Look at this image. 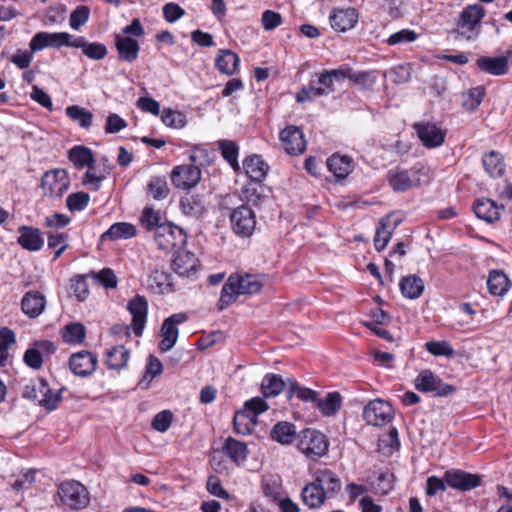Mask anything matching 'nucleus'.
<instances>
[{
  "instance_id": "7",
  "label": "nucleus",
  "mask_w": 512,
  "mask_h": 512,
  "mask_svg": "<svg viewBox=\"0 0 512 512\" xmlns=\"http://www.w3.org/2000/svg\"><path fill=\"white\" fill-rule=\"evenodd\" d=\"M73 36L68 32H38L36 33L30 43L29 48L32 52H38L45 48L59 49L63 46L72 47Z\"/></svg>"
},
{
  "instance_id": "1",
  "label": "nucleus",
  "mask_w": 512,
  "mask_h": 512,
  "mask_svg": "<svg viewBox=\"0 0 512 512\" xmlns=\"http://www.w3.org/2000/svg\"><path fill=\"white\" fill-rule=\"evenodd\" d=\"M386 178L394 192H405L429 184L432 180V172L425 163L417 162L409 169L400 167L390 169Z\"/></svg>"
},
{
  "instance_id": "64",
  "label": "nucleus",
  "mask_w": 512,
  "mask_h": 512,
  "mask_svg": "<svg viewBox=\"0 0 512 512\" xmlns=\"http://www.w3.org/2000/svg\"><path fill=\"white\" fill-rule=\"evenodd\" d=\"M48 247L55 250L54 260L67 249V235L65 233H51L48 235Z\"/></svg>"
},
{
  "instance_id": "41",
  "label": "nucleus",
  "mask_w": 512,
  "mask_h": 512,
  "mask_svg": "<svg viewBox=\"0 0 512 512\" xmlns=\"http://www.w3.org/2000/svg\"><path fill=\"white\" fill-rule=\"evenodd\" d=\"M69 159L79 169L95 163L92 150L82 145L74 146L69 150Z\"/></svg>"
},
{
  "instance_id": "47",
  "label": "nucleus",
  "mask_w": 512,
  "mask_h": 512,
  "mask_svg": "<svg viewBox=\"0 0 512 512\" xmlns=\"http://www.w3.org/2000/svg\"><path fill=\"white\" fill-rule=\"evenodd\" d=\"M66 115L83 129H89L93 122V114L85 108L78 105L68 106L65 110Z\"/></svg>"
},
{
  "instance_id": "38",
  "label": "nucleus",
  "mask_w": 512,
  "mask_h": 512,
  "mask_svg": "<svg viewBox=\"0 0 512 512\" xmlns=\"http://www.w3.org/2000/svg\"><path fill=\"white\" fill-rule=\"evenodd\" d=\"M136 227L128 222H117L110 226L101 236L102 239L119 240L129 239L136 235Z\"/></svg>"
},
{
  "instance_id": "20",
  "label": "nucleus",
  "mask_w": 512,
  "mask_h": 512,
  "mask_svg": "<svg viewBox=\"0 0 512 512\" xmlns=\"http://www.w3.org/2000/svg\"><path fill=\"white\" fill-rule=\"evenodd\" d=\"M69 366L73 374L85 377L95 371L97 358L89 351H80L71 355Z\"/></svg>"
},
{
  "instance_id": "30",
  "label": "nucleus",
  "mask_w": 512,
  "mask_h": 512,
  "mask_svg": "<svg viewBox=\"0 0 512 512\" xmlns=\"http://www.w3.org/2000/svg\"><path fill=\"white\" fill-rule=\"evenodd\" d=\"M72 47L81 48L83 54L93 60H101L107 55V49L104 44L88 42L81 36L74 38Z\"/></svg>"
},
{
  "instance_id": "29",
  "label": "nucleus",
  "mask_w": 512,
  "mask_h": 512,
  "mask_svg": "<svg viewBox=\"0 0 512 512\" xmlns=\"http://www.w3.org/2000/svg\"><path fill=\"white\" fill-rule=\"evenodd\" d=\"M130 353L123 345H117L106 350L105 364L109 369L121 370L127 366Z\"/></svg>"
},
{
  "instance_id": "53",
  "label": "nucleus",
  "mask_w": 512,
  "mask_h": 512,
  "mask_svg": "<svg viewBox=\"0 0 512 512\" xmlns=\"http://www.w3.org/2000/svg\"><path fill=\"white\" fill-rule=\"evenodd\" d=\"M141 225L147 230H157L158 227L166 224L163 221V217L159 211L154 210L153 208L146 207L143 209L141 217H140Z\"/></svg>"
},
{
  "instance_id": "2",
  "label": "nucleus",
  "mask_w": 512,
  "mask_h": 512,
  "mask_svg": "<svg viewBox=\"0 0 512 512\" xmlns=\"http://www.w3.org/2000/svg\"><path fill=\"white\" fill-rule=\"evenodd\" d=\"M262 283L256 275L252 274H231L222 287L220 296V308L223 309L236 301L240 295H249L259 292Z\"/></svg>"
},
{
  "instance_id": "4",
  "label": "nucleus",
  "mask_w": 512,
  "mask_h": 512,
  "mask_svg": "<svg viewBox=\"0 0 512 512\" xmlns=\"http://www.w3.org/2000/svg\"><path fill=\"white\" fill-rule=\"evenodd\" d=\"M58 495L62 503L71 509H83L90 502L86 487L76 480H67L58 486Z\"/></svg>"
},
{
  "instance_id": "11",
  "label": "nucleus",
  "mask_w": 512,
  "mask_h": 512,
  "mask_svg": "<svg viewBox=\"0 0 512 512\" xmlns=\"http://www.w3.org/2000/svg\"><path fill=\"white\" fill-rule=\"evenodd\" d=\"M230 221L235 234L242 237L251 236L256 226L255 214L247 205L235 208L230 215Z\"/></svg>"
},
{
  "instance_id": "36",
  "label": "nucleus",
  "mask_w": 512,
  "mask_h": 512,
  "mask_svg": "<svg viewBox=\"0 0 512 512\" xmlns=\"http://www.w3.org/2000/svg\"><path fill=\"white\" fill-rule=\"evenodd\" d=\"M288 391L287 398L297 397L299 400L308 403H315L318 401L319 393L311 388L301 386L296 380L287 379Z\"/></svg>"
},
{
  "instance_id": "55",
  "label": "nucleus",
  "mask_w": 512,
  "mask_h": 512,
  "mask_svg": "<svg viewBox=\"0 0 512 512\" xmlns=\"http://www.w3.org/2000/svg\"><path fill=\"white\" fill-rule=\"evenodd\" d=\"M388 222L389 218L382 219L377 227L374 236V246L377 251L384 250L390 240L392 229L389 227Z\"/></svg>"
},
{
  "instance_id": "35",
  "label": "nucleus",
  "mask_w": 512,
  "mask_h": 512,
  "mask_svg": "<svg viewBox=\"0 0 512 512\" xmlns=\"http://www.w3.org/2000/svg\"><path fill=\"white\" fill-rule=\"evenodd\" d=\"M399 287L405 298L417 299L423 294L424 282L417 275H408L401 279Z\"/></svg>"
},
{
  "instance_id": "13",
  "label": "nucleus",
  "mask_w": 512,
  "mask_h": 512,
  "mask_svg": "<svg viewBox=\"0 0 512 512\" xmlns=\"http://www.w3.org/2000/svg\"><path fill=\"white\" fill-rule=\"evenodd\" d=\"M413 128L426 148H436L441 146L446 137V132L430 121H420L413 125Z\"/></svg>"
},
{
  "instance_id": "9",
  "label": "nucleus",
  "mask_w": 512,
  "mask_h": 512,
  "mask_svg": "<svg viewBox=\"0 0 512 512\" xmlns=\"http://www.w3.org/2000/svg\"><path fill=\"white\" fill-rule=\"evenodd\" d=\"M187 320L188 316L183 312L172 314L164 320L160 330L162 340L159 343V349L161 352H167L175 346L179 336L178 325Z\"/></svg>"
},
{
  "instance_id": "26",
  "label": "nucleus",
  "mask_w": 512,
  "mask_h": 512,
  "mask_svg": "<svg viewBox=\"0 0 512 512\" xmlns=\"http://www.w3.org/2000/svg\"><path fill=\"white\" fill-rule=\"evenodd\" d=\"M327 168L334 175L336 181H340L352 172V160L347 156L334 154L327 159Z\"/></svg>"
},
{
  "instance_id": "39",
  "label": "nucleus",
  "mask_w": 512,
  "mask_h": 512,
  "mask_svg": "<svg viewBox=\"0 0 512 512\" xmlns=\"http://www.w3.org/2000/svg\"><path fill=\"white\" fill-rule=\"evenodd\" d=\"M487 287L491 294L503 296L509 290L510 281L503 271L493 270L489 274Z\"/></svg>"
},
{
  "instance_id": "15",
  "label": "nucleus",
  "mask_w": 512,
  "mask_h": 512,
  "mask_svg": "<svg viewBox=\"0 0 512 512\" xmlns=\"http://www.w3.org/2000/svg\"><path fill=\"white\" fill-rule=\"evenodd\" d=\"M279 137L285 152L289 155H300L306 150L304 133L298 126H287L280 132Z\"/></svg>"
},
{
  "instance_id": "14",
  "label": "nucleus",
  "mask_w": 512,
  "mask_h": 512,
  "mask_svg": "<svg viewBox=\"0 0 512 512\" xmlns=\"http://www.w3.org/2000/svg\"><path fill=\"white\" fill-rule=\"evenodd\" d=\"M415 387L421 392H433L438 396H446L454 391L453 386L442 383L441 379L430 370L419 373L415 378Z\"/></svg>"
},
{
  "instance_id": "50",
  "label": "nucleus",
  "mask_w": 512,
  "mask_h": 512,
  "mask_svg": "<svg viewBox=\"0 0 512 512\" xmlns=\"http://www.w3.org/2000/svg\"><path fill=\"white\" fill-rule=\"evenodd\" d=\"M218 148L221 151L223 158L232 166V168L234 170H238V145L231 140H220L218 141Z\"/></svg>"
},
{
  "instance_id": "6",
  "label": "nucleus",
  "mask_w": 512,
  "mask_h": 512,
  "mask_svg": "<svg viewBox=\"0 0 512 512\" xmlns=\"http://www.w3.org/2000/svg\"><path fill=\"white\" fill-rule=\"evenodd\" d=\"M297 446L304 455L315 460L326 454L329 444L321 432L305 429L300 433Z\"/></svg>"
},
{
  "instance_id": "46",
  "label": "nucleus",
  "mask_w": 512,
  "mask_h": 512,
  "mask_svg": "<svg viewBox=\"0 0 512 512\" xmlns=\"http://www.w3.org/2000/svg\"><path fill=\"white\" fill-rule=\"evenodd\" d=\"M44 392H49L48 384L43 379H35L30 380L25 384L22 391V396L25 399L37 401L39 403L41 397L44 396Z\"/></svg>"
},
{
  "instance_id": "40",
  "label": "nucleus",
  "mask_w": 512,
  "mask_h": 512,
  "mask_svg": "<svg viewBox=\"0 0 512 512\" xmlns=\"http://www.w3.org/2000/svg\"><path fill=\"white\" fill-rule=\"evenodd\" d=\"M482 163L485 171L491 177H500L505 171L503 157L496 151H491L487 154H484L482 157Z\"/></svg>"
},
{
  "instance_id": "54",
  "label": "nucleus",
  "mask_w": 512,
  "mask_h": 512,
  "mask_svg": "<svg viewBox=\"0 0 512 512\" xmlns=\"http://www.w3.org/2000/svg\"><path fill=\"white\" fill-rule=\"evenodd\" d=\"M162 372L163 365L161 361L157 357L150 355L146 365L145 375L140 380L139 385L142 388H147L151 380L156 376H159Z\"/></svg>"
},
{
  "instance_id": "51",
  "label": "nucleus",
  "mask_w": 512,
  "mask_h": 512,
  "mask_svg": "<svg viewBox=\"0 0 512 512\" xmlns=\"http://www.w3.org/2000/svg\"><path fill=\"white\" fill-rule=\"evenodd\" d=\"M242 193L247 203L255 206L262 204L266 199V195L264 194V187L260 184V182L253 181L247 184L244 187Z\"/></svg>"
},
{
  "instance_id": "25",
  "label": "nucleus",
  "mask_w": 512,
  "mask_h": 512,
  "mask_svg": "<svg viewBox=\"0 0 512 512\" xmlns=\"http://www.w3.org/2000/svg\"><path fill=\"white\" fill-rule=\"evenodd\" d=\"M45 296L38 291L25 293L21 301V309L30 318L38 317L45 309Z\"/></svg>"
},
{
  "instance_id": "8",
  "label": "nucleus",
  "mask_w": 512,
  "mask_h": 512,
  "mask_svg": "<svg viewBox=\"0 0 512 512\" xmlns=\"http://www.w3.org/2000/svg\"><path fill=\"white\" fill-rule=\"evenodd\" d=\"M70 186V178L66 170L54 169L47 171L41 180V187L45 195L61 197Z\"/></svg>"
},
{
  "instance_id": "44",
  "label": "nucleus",
  "mask_w": 512,
  "mask_h": 512,
  "mask_svg": "<svg viewBox=\"0 0 512 512\" xmlns=\"http://www.w3.org/2000/svg\"><path fill=\"white\" fill-rule=\"evenodd\" d=\"M86 337V328L80 322H72L62 329V338L69 344H80Z\"/></svg>"
},
{
  "instance_id": "5",
  "label": "nucleus",
  "mask_w": 512,
  "mask_h": 512,
  "mask_svg": "<svg viewBox=\"0 0 512 512\" xmlns=\"http://www.w3.org/2000/svg\"><path fill=\"white\" fill-rule=\"evenodd\" d=\"M187 240L186 233L180 227L166 223L154 232V241L159 249L171 252L182 248Z\"/></svg>"
},
{
  "instance_id": "18",
  "label": "nucleus",
  "mask_w": 512,
  "mask_h": 512,
  "mask_svg": "<svg viewBox=\"0 0 512 512\" xmlns=\"http://www.w3.org/2000/svg\"><path fill=\"white\" fill-rule=\"evenodd\" d=\"M313 482L322 490L327 500L335 498L342 486L340 478L329 469L316 471Z\"/></svg>"
},
{
  "instance_id": "32",
  "label": "nucleus",
  "mask_w": 512,
  "mask_h": 512,
  "mask_svg": "<svg viewBox=\"0 0 512 512\" xmlns=\"http://www.w3.org/2000/svg\"><path fill=\"white\" fill-rule=\"evenodd\" d=\"M284 389H286V392L288 391L287 380H284L280 375L269 373L263 377L261 391L264 397H275Z\"/></svg>"
},
{
  "instance_id": "42",
  "label": "nucleus",
  "mask_w": 512,
  "mask_h": 512,
  "mask_svg": "<svg viewBox=\"0 0 512 512\" xmlns=\"http://www.w3.org/2000/svg\"><path fill=\"white\" fill-rule=\"evenodd\" d=\"M223 449L226 455L236 464L243 462L248 454L246 444L232 437H228L225 440Z\"/></svg>"
},
{
  "instance_id": "48",
  "label": "nucleus",
  "mask_w": 512,
  "mask_h": 512,
  "mask_svg": "<svg viewBox=\"0 0 512 512\" xmlns=\"http://www.w3.org/2000/svg\"><path fill=\"white\" fill-rule=\"evenodd\" d=\"M234 430L241 435H248L252 433L257 425V420L245 413L242 409L235 413L233 418Z\"/></svg>"
},
{
  "instance_id": "33",
  "label": "nucleus",
  "mask_w": 512,
  "mask_h": 512,
  "mask_svg": "<svg viewBox=\"0 0 512 512\" xmlns=\"http://www.w3.org/2000/svg\"><path fill=\"white\" fill-rule=\"evenodd\" d=\"M302 502L310 509L320 508L326 501L322 490L313 482L306 484L301 491Z\"/></svg>"
},
{
  "instance_id": "49",
  "label": "nucleus",
  "mask_w": 512,
  "mask_h": 512,
  "mask_svg": "<svg viewBox=\"0 0 512 512\" xmlns=\"http://www.w3.org/2000/svg\"><path fill=\"white\" fill-rule=\"evenodd\" d=\"M485 96V88L477 86L462 93V106L468 111L476 110Z\"/></svg>"
},
{
  "instance_id": "16",
  "label": "nucleus",
  "mask_w": 512,
  "mask_h": 512,
  "mask_svg": "<svg viewBox=\"0 0 512 512\" xmlns=\"http://www.w3.org/2000/svg\"><path fill=\"white\" fill-rule=\"evenodd\" d=\"M444 480L451 488L468 491L481 484V478L477 474H471L460 469H450L444 473Z\"/></svg>"
},
{
  "instance_id": "43",
  "label": "nucleus",
  "mask_w": 512,
  "mask_h": 512,
  "mask_svg": "<svg viewBox=\"0 0 512 512\" xmlns=\"http://www.w3.org/2000/svg\"><path fill=\"white\" fill-rule=\"evenodd\" d=\"M262 492L265 497L277 501L281 497L282 480L279 475H265L261 483Z\"/></svg>"
},
{
  "instance_id": "63",
  "label": "nucleus",
  "mask_w": 512,
  "mask_h": 512,
  "mask_svg": "<svg viewBox=\"0 0 512 512\" xmlns=\"http://www.w3.org/2000/svg\"><path fill=\"white\" fill-rule=\"evenodd\" d=\"M426 350L434 356L451 357L454 349L447 341H430L425 344Z\"/></svg>"
},
{
  "instance_id": "56",
  "label": "nucleus",
  "mask_w": 512,
  "mask_h": 512,
  "mask_svg": "<svg viewBox=\"0 0 512 512\" xmlns=\"http://www.w3.org/2000/svg\"><path fill=\"white\" fill-rule=\"evenodd\" d=\"M214 157L213 150L207 149L202 146H194L191 149L189 156L190 161L194 164L193 166H206L209 165Z\"/></svg>"
},
{
  "instance_id": "21",
  "label": "nucleus",
  "mask_w": 512,
  "mask_h": 512,
  "mask_svg": "<svg viewBox=\"0 0 512 512\" xmlns=\"http://www.w3.org/2000/svg\"><path fill=\"white\" fill-rule=\"evenodd\" d=\"M18 244L28 251H39L44 246V238L38 228L32 226H21L18 228Z\"/></svg>"
},
{
  "instance_id": "57",
  "label": "nucleus",
  "mask_w": 512,
  "mask_h": 512,
  "mask_svg": "<svg viewBox=\"0 0 512 512\" xmlns=\"http://www.w3.org/2000/svg\"><path fill=\"white\" fill-rule=\"evenodd\" d=\"M90 16V8L85 5L77 6L70 14L69 25L73 30H79L84 26Z\"/></svg>"
},
{
  "instance_id": "17",
  "label": "nucleus",
  "mask_w": 512,
  "mask_h": 512,
  "mask_svg": "<svg viewBox=\"0 0 512 512\" xmlns=\"http://www.w3.org/2000/svg\"><path fill=\"white\" fill-rule=\"evenodd\" d=\"M359 13L353 7L334 8L329 16L331 27L337 32H346L355 27Z\"/></svg>"
},
{
  "instance_id": "22",
  "label": "nucleus",
  "mask_w": 512,
  "mask_h": 512,
  "mask_svg": "<svg viewBox=\"0 0 512 512\" xmlns=\"http://www.w3.org/2000/svg\"><path fill=\"white\" fill-rule=\"evenodd\" d=\"M198 266V259L195 255L186 250L178 249L175 252L172 267L176 274L180 276H189L195 272Z\"/></svg>"
},
{
  "instance_id": "52",
  "label": "nucleus",
  "mask_w": 512,
  "mask_h": 512,
  "mask_svg": "<svg viewBox=\"0 0 512 512\" xmlns=\"http://www.w3.org/2000/svg\"><path fill=\"white\" fill-rule=\"evenodd\" d=\"M147 190L155 200L166 198L170 192L167 181L165 177L162 176L151 177L147 185Z\"/></svg>"
},
{
  "instance_id": "27",
  "label": "nucleus",
  "mask_w": 512,
  "mask_h": 512,
  "mask_svg": "<svg viewBox=\"0 0 512 512\" xmlns=\"http://www.w3.org/2000/svg\"><path fill=\"white\" fill-rule=\"evenodd\" d=\"M247 176L254 182H261L267 175L268 165L259 155H251L243 161Z\"/></svg>"
},
{
  "instance_id": "58",
  "label": "nucleus",
  "mask_w": 512,
  "mask_h": 512,
  "mask_svg": "<svg viewBox=\"0 0 512 512\" xmlns=\"http://www.w3.org/2000/svg\"><path fill=\"white\" fill-rule=\"evenodd\" d=\"M269 408L267 402L261 397H254L244 403L243 410L245 413L249 414L255 420H257L258 415L264 413Z\"/></svg>"
},
{
  "instance_id": "28",
  "label": "nucleus",
  "mask_w": 512,
  "mask_h": 512,
  "mask_svg": "<svg viewBox=\"0 0 512 512\" xmlns=\"http://www.w3.org/2000/svg\"><path fill=\"white\" fill-rule=\"evenodd\" d=\"M473 208L475 215L488 223H492L500 217V208L493 200L486 198L477 199Z\"/></svg>"
},
{
  "instance_id": "3",
  "label": "nucleus",
  "mask_w": 512,
  "mask_h": 512,
  "mask_svg": "<svg viewBox=\"0 0 512 512\" xmlns=\"http://www.w3.org/2000/svg\"><path fill=\"white\" fill-rule=\"evenodd\" d=\"M485 15V8L479 4L466 6L456 22L458 34L466 40H475L480 34L481 21Z\"/></svg>"
},
{
  "instance_id": "10",
  "label": "nucleus",
  "mask_w": 512,
  "mask_h": 512,
  "mask_svg": "<svg viewBox=\"0 0 512 512\" xmlns=\"http://www.w3.org/2000/svg\"><path fill=\"white\" fill-rule=\"evenodd\" d=\"M363 419L372 426L386 425L393 419L392 406L382 399H374L364 407Z\"/></svg>"
},
{
  "instance_id": "45",
  "label": "nucleus",
  "mask_w": 512,
  "mask_h": 512,
  "mask_svg": "<svg viewBox=\"0 0 512 512\" xmlns=\"http://www.w3.org/2000/svg\"><path fill=\"white\" fill-rule=\"evenodd\" d=\"M295 436V426L289 422H279L271 430L272 439L281 444L292 443Z\"/></svg>"
},
{
  "instance_id": "61",
  "label": "nucleus",
  "mask_w": 512,
  "mask_h": 512,
  "mask_svg": "<svg viewBox=\"0 0 512 512\" xmlns=\"http://www.w3.org/2000/svg\"><path fill=\"white\" fill-rule=\"evenodd\" d=\"M70 291L79 301H84L89 295L88 284L85 277L77 275L72 278Z\"/></svg>"
},
{
  "instance_id": "59",
  "label": "nucleus",
  "mask_w": 512,
  "mask_h": 512,
  "mask_svg": "<svg viewBox=\"0 0 512 512\" xmlns=\"http://www.w3.org/2000/svg\"><path fill=\"white\" fill-rule=\"evenodd\" d=\"M418 38V34L411 29H402L398 32H395L389 36L386 40V43L390 46L411 43L416 41Z\"/></svg>"
},
{
  "instance_id": "34",
  "label": "nucleus",
  "mask_w": 512,
  "mask_h": 512,
  "mask_svg": "<svg viewBox=\"0 0 512 512\" xmlns=\"http://www.w3.org/2000/svg\"><path fill=\"white\" fill-rule=\"evenodd\" d=\"M342 406V397L339 392H329L325 398L318 396L316 407L325 417L335 416Z\"/></svg>"
},
{
  "instance_id": "31",
  "label": "nucleus",
  "mask_w": 512,
  "mask_h": 512,
  "mask_svg": "<svg viewBox=\"0 0 512 512\" xmlns=\"http://www.w3.org/2000/svg\"><path fill=\"white\" fill-rule=\"evenodd\" d=\"M115 41L116 48L122 59L128 62H133L137 59L140 49L137 40L128 36L117 35Z\"/></svg>"
},
{
  "instance_id": "37",
  "label": "nucleus",
  "mask_w": 512,
  "mask_h": 512,
  "mask_svg": "<svg viewBox=\"0 0 512 512\" xmlns=\"http://www.w3.org/2000/svg\"><path fill=\"white\" fill-rule=\"evenodd\" d=\"M215 65L219 72L226 75H232L238 68L239 57L231 50H219L215 60Z\"/></svg>"
},
{
  "instance_id": "12",
  "label": "nucleus",
  "mask_w": 512,
  "mask_h": 512,
  "mask_svg": "<svg viewBox=\"0 0 512 512\" xmlns=\"http://www.w3.org/2000/svg\"><path fill=\"white\" fill-rule=\"evenodd\" d=\"M172 184L182 190H191L201 180V170L197 166L183 164L175 166L170 174Z\"/></svg>"
},
{
  "instance_id": "24",
  "label": "nucleus",
  "mask_w": 512,
  "mask_h": 512,
  "mask_svg": "<svg viewBox=\"0 0 512 512\" xmlns=\"http://www.w3.org/2000/svg\"><path fill=\"white\" fill-rule=\"evenodd\" d=\"M477 68L484 73L501 76L508 72V58L506 56H481L476 60Z\"/></svg>"
},
{
  "instance_id": "62",
  "label": "nucleus",
  "mask_w": 512,
  "mask_h": 512,
  "mask_svg": "<svg viewBox=\"0 0 512 512\" xmlns=\"http://www.w3.org/2000/svg\"><path fill=\"white\" fill-rule=\"evenodd\" d=\"M163 123L172 128H182L185 125V116L172 109H164L161 114Z\"/></svg>"
},
{
  "instance_id": "19",
  "label": "nucleus",
  "mask_w": 512,
  "mask_h": 512,
  "mask_svg": "<svg viewBox=\"0 0 512 512\" xmlns=\"http://www.w3.org/2000/svg\"><path fill=\"white\" fill-rule=\"evenodd\" d=\"M127 309L132 315V326L136 336H141L146 324L148 302L144 296L136 295L128 301Z\"/></svg>"
},
{
  "instance_id": "60",
  "label": "nucleus",
  "mask_w": 512,
  "mask_h": 512,
  "mask_svg": "<svg viewBox=\"0 0 512 512\" xmlns=\"http://www.w3.org/2000/svg\"><path fill=\"white\" fill-rule=\"evenodd\" d=\"M89 200L90 197L85 192L72 193L67 197L66 206L71 212L81 211L88 206Z\"/></svg>"
},
{
  "instance_id": "23",
  "label": "nucleus",
  "mask_w": 512,
  "mask_h": 512,
  "mask_svg": "<svg viewBox=\"0 0 512 512\" xmlns=\"http://www.w3.org/2000/svg\"><path fill=\"white\" fill-rule=\"evenodd\" d=\"M171 274L167 271L155 268L148 276L147 287L154 294H167L172 291Z\"/></svg>"
}]
</instances>
